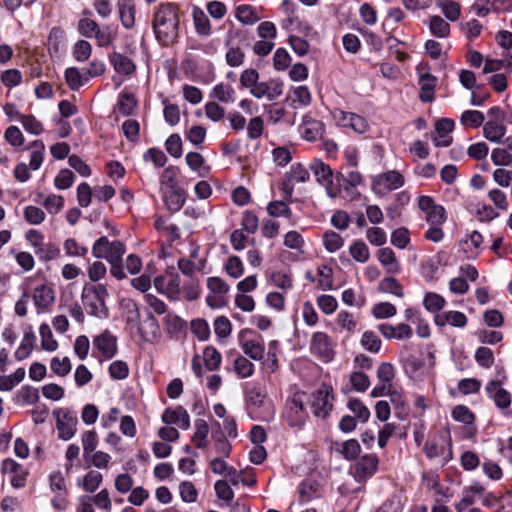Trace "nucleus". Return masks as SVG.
Wrapping results in <instances>:
<instances>
[{
  "mask_svg": "<svg viewBox=\"0 0 512 512\" xmlns=\"http://www.w3.org/2000/svg\"><path fill=\"white\" fill-rule=\"evenodd\" d=\"M161 419L165 424H176L182 430H187L190 427L189 414L182 406L175 409L166 408Z\"/></svg>",
  "mask_w": 512,
  "mask_h": 512,
  "instance_id": "ddd939ff",
  "label": "nucleus"
},
{
  "mask_svg": "<svg viewBox=\"0 0 512 512\" xmlns=\"http://www.w3.org/2000/svg\"><path fill=\"white\" fill-rule=\"evenodd\" d=\"M180 277L178 274H172L171 279L167 282L165 287V295L172 301H178L180 296Z\"/></svg>",
  "mask_w": 512,
  "mask_h": 512,
  "instance_id": "13d9d810",
  "label": "nucleus"
},
{
  "mask_svg": "<svg viewBox=\"0 0 512 512\" xmlns=\"http://www.w3.org/2000/svg\"><path fill=\"white\" fill-rule=\"evenodd\" d=\"M484 136L491 142L498 143L505 135L506 128L502 121H488L483 128Z\"/></svg>",
  "mask_w": 512,
  "mask_h": 512,
  "instance_id": "bb28decb",
  "label": "nucleus"
},
{
  "mask_svg": "<svg viewBox=\"0 0 512 512\" xmlns=\"http://www.w3.org/2000/svg\"><path fill=\"white\" fill-rule=\"evenodd\" d=\"M33 300L39 311L46 310L55 300L54 290L50 286L42 284L35 288Z\"/></svg>",
  "mask_w": 512,
  "mask_h": 512,
  "instance_id": "2eb2a0df",
  "label": "nucleus"
},
{
  "mask_svg": "<svg viewBox=\"0 0 512 512\" xmlns=\"http://www.w3.org/2000/svg\"><path fill=\"white\" fill-rule=\"evenodd\" d=\"M35 339H36L35 334L33 333V331L31 329L24 333L21 344L19 345V347L17 348V350L15 352V357L18 360H24L25 358H27L29 356V354L32 350V347L34 345Z\"/></svg>",
  "mask_w": 512,
  "mask_h": 512,
  "instance_id": "c9c22d12",
  "label": "nucleus"
},
{
  "mask_svg": "<svg viewBox=\"0 0 512 512\" xmlns=\"http://www.w3.org/2000/svg\"><path fill=\"white\" fill-rule=\"evenodd\" d=\"M163 104V116L165 121L171 126L177 125L180 121L179 107L176 104L168 103L167 100H164Z\"/></svg>",
  "mask_w": 512,
  "mask_h": 512,
  "instance_id": "603ef678",
  "label": "nucleus"
},
{
  "mask_svg": "<svg viewBox=\"0 0 512 512\" xmlns=\"http://www.w3.org/2000/svg\"><path fill=\"white\" fill-rule=\"evenodd\" d=\"M302 393L305 394L306 404L310 405L315 417L325 419L330 414L334 400L332 386H320L311 392Z\"/></svg>",
  "mask_w": 512,
  "mask_h": 512,
  "instance_id": "20e7f679",
  "label": "nucleus"
},
{
  "mask_svg": "<svg viewBox=\"0 0 512 512\" xmlns=\"http://www.w3.org/2000/svg\"><path fill=\"white\" fill-rule=\"evenodd\" d=\"M234 370L242 378H246L252 375L254 366L245 357L239 356L234 360Z\"/></svg>",
  "mask_w": 512,
  "mask_h": 512,
  "instance_id": "680f3d73",
  "label": "nucleus"
},
{
  "mask_svg": "<svg viewBox=\"0 0 512 512\" xmlns=\"http://www.w3.org/2000/svg\"><path fill=\"white\" fill-rule=\"evenodd\" d=\"M203 359L206 367L213 371L220 366L222 357L215 347L207 346L203 351Z\"/></svg>",
  "mask_w": 512,
  "mask_h": 512,
  "instance_id": "ea45409f",
  "label": "nucleus"
},
{
  "mask_svg": "<svg viewBox=\"0 0 512 512\" xmlns=\"http://www.w3.org/2000/svg\"><path fill=\"white\" fill-rule=\"evenodd\" d=\"M325 248L333 253L339 250L344 243L343 238L334 231H327L323 236Z\"/></svg>",
  "mask_w": 512,
  "mask_h": 512,
  "instance_id": "5fc2aeb1",
  "label": "nucleus"
},
{
  "mask_svg": "<svg viewBox=\"0 0 512 512\" xmlns=\"http://www.w3.org/2000/svg\"><path fill=\"white\" fill-rule=\"evenodd\" d=\"M355 461L352 469L356 482L363 483L377 472L379 459L376 455L366 454Z\"/></svg>",
  "mask_w": 512,
  "mask_h": 512,
  "instance_id": "1a4fd4ad",
  "label": "nucleus"
},
{
  "mask_svg": "<svg viewBox=\"0 0 512 512\" xmlns=\"http://www.w3.org/2000/svg\"><path fill=\"white\" fill-rule=\"evenodd\" d=\"M235 91L229 84L220 83L214 86L210 96L223 103L234 101Z\"/></svg>",
  "mask_w": 512,
  "mask_h": 512,
  "instance_id": "f704fd0d",
  "label": "nucleus"
},
{
  "mask_svg": "<svg viewBox=\"0 0 512 512\" xmlns=\"http://www.w3.org/2000/svg\"><path fill=\"white\" fill-rule=\"evenodd\" d=\"M336 451L347 461H355L361 453V446L356 439H349L340 444Z\"/></svg>",
  "mask_w": 512,
  "mask_h": 512,
  "instance_id": "b1692460",
  "label": "nucleus"
},
{
  "mask_svg": "<svg viewBox=\"0 0 512 512\" xmlns=\"http://www.w3.org/2000/svg\"><path fill=\"white\" fill-rule=\"evenodd\" d=\"M164 324L170 334H178L186 326L185 321L174 313H167L164 318Z\"/></svg>",
  "mask_w": 512,
  "mask_h": 512,
  "instance_id": "de8ad7c7",
  "label": "nucleus"
},
{
  "mask_svg": "<svg viewBox=\"0 0 512 512\" xmlns=\"http://www.w3.org/2000/svg\"><path fill=\"white\" fill-rule=\"evenodd\" d=\"M405 373L412 381H424L423 374L425 370V363L419 357L410 355L404 361Z\"/></svg>",
  "mask_w": 512,
  "mask_h": 512,
  "instance_id": "dca6fc26",
  "label": "nucleus"
},
{
  "mask_svg": "<svg viewBox=\"0 0 512 512\" xmlns=\"http://www.w3.org/2000/svg\"><path fill=\"white\" fill-rule=\"evenodd\" d=\"M434 321L436 325L441 327L449 324L453 327L463 328L466 326L468 319L464 313L450 310L436 314Z\"/></svg>",
  "mask_w": 512,
  "mask_h": 512,
  "instance_id": "4468645a",
  "label": "nucleus"
},
{
  "mask_svg": "<svg viewBox=\"0 0 512 512\" xmlns=\"http://www.w3.org/2000/svg\"><path fill=\"white\" fill-rule=\"evenodd\" d=\"M379 262L386 269L388 273H398L400 270L399 263L396 259L395 253L391 248H381L377 254Z\"/></svg>",
  "mask_w": 512,
  "mask_h": 512,
  "instance_id": "aec40b11",
  "label": "nucleus"
},
{
  "mask_svg": "<svg viewBox=\"0 0 512 512\" xmlns=\"http://www.w3.org/2000/svg\"><path fill=\"white\" fill-rule=\"evenodd\" d=\"M350 255L355 261L365 263L370 257V252L367 245L363 241H357L351 245Z\"/></svg>",
  "mask_w": 512,
  "mask_h": 512,
  "instance_id": "09e8293b",
  "label": "nucleus"
},
{
  "mask_svg": "<svg viewBox=\"0 0 512 512\" xmlns=\"http://www.w3.org/2000/svg\"><path fill=\"white\" fill-rule=\"evenodd\" d=\"M258 80L259 73L253 68L245 69L240 75V83L242 87L248 88L249 92L257 85L259 82Z\"/></svg>",
  "mask_w": 512,
  "mask_h": 512,
  "instance_id": "338daca9",
  "label": "nucleus"
},
{
  "mask_svg": "<svg viewBox=\"0 0 512 512\" xmlns=\"http://www.w3.org/2000/svg\"><path fill=\"white\" fill-rule=\"evenodd\" d=\"M361 344L366 350L376 353L380 350L381 340L374 332L366 331L362 335Z\"/></svg>",
  "mask_w": 512,
  "mask_h": 512,
  "instance_id": "052dcab7",
  "label": "nucleus"
},
{
  "mask_svg": "<svg viewBox=\"0 0 512 512\" xmlns=\"http://www.w3.org/2000/svg\"><path fill=\"white\" fill-rule=\"evenodd\" d=\"M245 408L250 419L269 422L275 416L273 402L267 396L265 386H246Z\"/></svg>",
  "mask_w": 512,
  "mask_h": 512,
  "instance_id": "f257e3e1",
  "label": "nucleus"
},
{
  "mask_svg": "<svg viewBox=\"0 0 512 512\" xmlns=\"http://www.w3.org/2000/svg\"><path fill=\"white\" fill-rule=\"evenodd\" d=\"M311 352L325 362L332 360L334 350L331 339L324 332H316L312 336Z\"/></svg>",
  "mask_w": 512,
  "mask_h": 512,
  "instance_id": "f8f14e48",
  "label": "nucleus"
},
{
  "mask_svg": "<svg viewBox=\"0 0 512 512\" xmlns=\"http://www.w3.org/2000/svg\"><path fill=\"white\" fill-rule=\"evenodd\" d=\"M119 16L124 28L131 29L135 24V5L132 0H118Z\"/></svg>",
  "mask_w": 512,
  "mask_h": 512,
  "instance_id": "f3484780",
  "label": "nucleus"
},
{
  "mask_svg": "<svg viewBox=\"0 0 512 512\" xmlns=\"http://www.w3.org/2000/svg\"><path fill=\"white\" fill-rule=\"evenodd\" d=\"M110 61L115 71L120 74L131 75L136 69L134 62L129 57L118 52L111 55Z\"/></svg>",
  "mask_w": 512,
  "mask_h": 512,
  "instance_id": "6ab92c4d",
  "label": "nucleus"
},
{
  "mask_svg": "<svg viewBox=\"0 0 512 512\" xmlns=\"http://www.w3.org/2000/svg\"><path fill=\"white\" fill-rule=\"evenodd\" d=\"M195 432L192 436V441L195 443L196 447L199 449H203L207 446V435L209 433V427L205 420L197 419L195 421Z\"/></svg>",
  "mask_w": 512,
  "mask_h": 512,
  "instance_id": "c756f323",
  "label": "nucleus"
},
{
  "mask_svg": "<svg viewBox=\"0 0 512 512\" xmlns=\"http://www.w3.org/2000/svg\"><path fill=\"white\" fill-rule=\"evenodd\" d=\"M117 352V338L109 330L103 331L93 339L92 355L98 360H109Z\"/></svg>",
  "mask_w": 512,
  "mask_h": 512,
  "instance_id": "6e6552de",
  "label": "nucleus"
},
{
  "mask_svg": "<svg viewBox=\"0 0 512 512\" xmlns=\"http://www.w3.org/2000/svg\"><path fill=\"white\" fill-rule=\"evenodd\" d=\"M405 183L404 176L396 170L380 173L372 178L371 189L378 196H384L401 188Z\"/></svg>",
  "mask_w": 512,
  "mask_h": 512,
  "instance_id": "0eeeda50",
  "label": "nucleus"
},
{
  "mask_svg": "<svg viewBox=\"0 0 512 512\" xmlns=\"http://www.w3.org/2000/svg\"><path fill=\"white\" fill-rule=\"evenodd\" d=\"M445 299L439 294L429 292L425 295L423 305L430 312H438L445 305Z\"/></svg>",
  "mask_w": 512,
  "mask_h": 512,
  "instance_id": "8fccbe9b",
  "label": "nucleus"
},
{
  "mask_svg": "<svg viewBox=\"0 0 512 512\" xmlns=\"http://www.w3.org/2000/svg\"><path fill=\"white\" fill-rule=\"evenodd\" d=\"M451 416L455 421L461 422L465 425H471L475 420L473 412L464 405L455 406L451 412Z\"/></svg>",
  "mask_w": 512,
  "mask_h": 512,
  "instance_id": "79ce46f5",
  "label": "nucleus"
},
{
  "mask_svg": "<svg viewBox=\"0 0 512 512\" xmlns=\"http://www.w3.org/2000/svg\"><path fill=\"white\" fill-rule=\"evenodd\" d=\"M429 28L434 36L440 38H445L450 33L449 23L437 15L431 17Z\"/></svg>",
  "mask_w": 512,
  "mask_h": 512,
  "instance_id": "58836bf2",
  "label": "nucleus"
},
{
  "mask_svg": "<svg viewBox=\"0 0 512 512\" xmlns=\"http://www.w3.org/2000/svg\"><path fill=\"white\" fill-rule=\"evenodd\" d=\"M436 4L448 20L456 21L459 19L461 8L458 2L454 0H436Z\"/></svg>",
  "mask_w": 512,
  "mask_h": 512,
  "instance_id": "7c9ffc66",
  "label": "nucleus"
},
{
  "mask_svg": "<svg viewBox=\"0 0 512 512\" xmlns=\"http://www.w3.org/2000/svg\"><path fill=\"white\" fill-rule=\"evenodd\" d=\"M125 245L120 241L110 242L106 236L100 237L92 247V254L96 258H105L110 264L122 263Z\"/></svg>",
  "mask_w": 512,
  "mask_h": 512,
  "instance_id": "423d86ee",
  "label": "nucleus"
},
{
  "mask_svg": "<svg viewBox=\"0 0 512 512\" xmlns=\"http://www.w3.org/2000/svg\"><path fill=\"white\" fill-rule=\"evenodd\" d=\"M284 84L280 79H270L266 82H258L250 91V94L257 99L266 97L273 101L283 94Z\"/></svg>",
  "mask_w": 512,
  "mask_h": 512,
  "instance_id": "9b49d317",
  "label": "nucleus"
},
{
  "mask_svg": "<svg viewBox=\"0 0 512 512\" xmlns=\"http://www.w3.org/2000/svg\"><path fill=\"white\" fill-rule=\"evenodd\" d=\"M379 290L384 293H390L397 297H403V289L397 279L386 277L379 283Z\"/></svg>",
  "mask_w": 512,
  "mask_h": 512,
  "instance_id": "c03bdc74",
  "label": "nucleus"
},
{
  "mask_svg": "<svg viewBox=\"0 0 512 512\" xmlns=\"http://www.w3.org/2000/svg\"><path fill=\"white\" fill-rule=\"evenodd\" d=\"M16 119L22 124L23 128L30 134L40 135L44 131L43 124L35 118V116L29 114H21L15 111L14 114Z\"/></svg>",
  "mask_w": 512,
  "mask_h": 512,
  "instance_id": "4be33fe9",
  "label": "nucleus"
},
{
  "mask_svg": "<svg viewBox=\"0 0 512 512\" xmlns=\"http://www.w3.org/2000/svg\"><path fill=\"white\" fill-rule=\"evenodd\" d=\"M4 137L15 148L21 147L25 141L23 133L17 126H9L4 132Z\"/></svg>",
  "mask_w": 512,
  "mask_h": 512,
  "instance_id": "864d4df0",
  "label": "nucleus"
},
{
  "mask_svg": "<svg viewBox=\"0 0 512 512\" xmlns=\"http://www.w3.org/2000/svg\"><path fill=\"white\" fill-rule=\"evenodd\" d=\"M216 496L226 502L228 506L232 504L234 492L226 480H217L214 484Z\"/></svg>",
  "mask_w": 512,
  "mask_h": 512,
  "instance_id": "a19ab883",
  "label": "nucleus"
},
{
  "mask_svg": "<svg viewBox=\"0 0 512 512\" xmlns=\"http://www.w3.org/2000/svg\"><path fill=\"white\" fill-rule=\"evenodd\" d=\"M35 254L38 256L39 260L48 262L56 259L60 255V249L55 243L44 242L35 250Z\"/></svg>",
  "mask_w": 512,
  "mask_h": 512,
  "instance_id": "e433bc0d",
  "label": "nucleus"
},
{
  "mask_svg": "<svg viewBox=\"0 0 512 512\" xmlns=\"http://www.w3.org/2000/svg\"><path fill=\"white\" fill-rule=\"evenodd\" d=\"M214 332L219 338H227L232 331V325L229 319L225 316H219L214 321Z\"/></svg>",
  "mask_w": 512,
  "mask_h": 512,
  "instance_id": "e2e57ef3",
  "label": "nucleus"
},
{
  "mask_svg": "<svg viewBox=\"0 0 512 512\" xmlns=\"http://www.w3.org/2000/svg\"><path fill=\"white\" fill-rule=\"evenodd\" d=\"M309 179V171L302 164H293L285 174L280 189L285 193L287 199L291 198L295 184L305 183Z\"/></svg>",
  "mask_w": 512,
  "mask_h": 512,
  "instance_id": "9d476101",
  "label": "nucleus"
},
{
  "mask_svg": "<svg viewBox=\"0 0 512 512\" xmlns=\"http://www.w3.org/2000/svg\"><path fill=\"white\" fill-rule=\"evenodd\" d=\"M484 120V114L477 110H467L461 115V123L469 127H480Z\"/></svg>",
  "mask_w": 512,
  "mask_h": 512,
  "instance_id": "49530a36",
  "label": "nucleus"
},
{
  "mask_svg": "<svg viewBox=\"0 0 512 512\" xmlns=\"http://www.w3.org/2000/svg\"><path fill=\"white\" fill-rule=\"evenodd\" d=\"M75 423H76V420H73L72 418H70L69 421H67V422L58 420L57 421L58 437L64 441L70 440L76 432Z\"/></svg>",
  "mask_w": 512,
  "mask_h": 512,
  "instance_id": "4d7b16f0",
  "label": "nucleus"
},
{
  "mask_svg": "<svg viewBox=\"0 0 512 512\" xmlns=\"http://www.w3.org/2000/svg\"><path fill=\"white\" fill-rule=\"evenodd\" d=\"M92 52L91 44L86 40H79L75 43L73 47V57L78 62L87 61Z\"/></svg>",
  "mask_w": 512,
  "mask_h": 512,
  "instance_id": "a18cd8bd",
  "label": "nucleus"
},
{
  "mask_svg": "<svg viewBox=\"0 0 512 512\" xmlns=\"http://www.w3.org/2000/svg\"><path fill=\"white\" fill-rule=\"evenodd\" d=\"M102 481H103L102 474L98 471L92 470L84 476L82 488L86 492L93 493L94 491H96L99 488Z\"/></svg>",
  "mask_w": 512,
  "mask_h": 512,
  "instance_id": "37998d69",
  "label": "nucleus"
},
{
  "mask_svg": "<svg viewBox=\"0 0 512 512\" xmlns=\"http://www.w3.org/2000/svg\"><path fill=\"white\" fill-rule=\"evenodd\" d=\"M305 405V394L302 391L294 392L292 397L287 399L283 418L290 427L301 429L304 426L308 418Z\"/></svg>",
  "mask_w": 512,
  "mask_h": 512,
  "instance_id": "39448f33",
  "label": "nucleus"
},
{
  "mask_svg": "<svg viewBox=\"0 0 512 512\" xmlns=\"http://www.w3.org/2000/svg\"><path fill=\"white\" fill-rule=\"evenodd\" d=\"M245 58L244 52L239 47H229L225 60L230 67H239L243 64Z\"/></svg>",
  "mask_w": 512,
  "mask_h": 512,
  "instance_id": "774afa93",
  "label": "nucleus"
},
{
  "mask_svg": "<svg viewBox=\"0 0 512 512\" xmlns=\"http://www.w3.org/2000/svg\"><path fill=\"white\" fill-rule=\"evenodd\" d=\"M403 504L398 494H392L387 498L376 512H402Z\"/></svg>",
  "mask_w": 512,
  "mask_h": 512,
  "instance_id": "0e129e2a",
  "label": "nucleus"
},
{
  "mask_svg": "<svg viewBox=\"0 0 512 512\" xmlns=\"http://www.w3.org/2000/svg\"><path fill=\"white\" fill-rule=\"evenodd\" d=\"M107 296L108 291L102 284L84 286L81 298L88 314L100 319L107 318L109 316L105 303Z\"/></svg>",
  "mask_w": 512,
  "mask_h": 512,
  "instance_id": "7ed1b4c3",
  "label": "nucleus"
},
{
  "mask_svg": "<svg viewBox=\"0 0 512 512\" xmlns=\"http://www.w3.org/2000/svg\"><path fill=\"white\" fill-rule=\"evenodd\" d=\"M348 409L355 415V418L365 423L370 418L369 409L357 398L349 399L347 403Z\"/></svg>",
  "mask_w": 512,
  "mask_h": 512,
  "instance_id": "4c0bfd02",
  "label": "nucleus"
},
{
  "mask_svg": "<svg viewBox=\"0 0 512 512\" xmlns=\"http://www.w3.org/2000/svg\"><path fill=\"white\" fill-rule=\"evenodd\" d=\"M179 493L183 502L193 503L197 500L198 492L190 481H183L179 485Z\"/></svg>",
  "mask_w": 512,
  "mask_h": 512,
  "instance_id": "6e6d98bb",
  "label": "nucleus"
},
{
  "mask_svg": "<svg viewBox=\"0 0 512 512\" xmlns=\"http://www.w3.org/2000/svg\"><path fill=\"white\" fill-rule=\"evenodd\" d=\"M39 400V392L32 386H22L16 393L14 401L17 405H32Z\"/></svg>",
  "mask_w": 512,
  "mask_h": 512,
  "instance_id": "cd10ccee",
  "label": "nucleus"
},
{
  "mask_svg": "<svg viewBox=\"0 0 512 512\" xmlns=\"http://www.w3.org/2000/svg\"><path fill=\"white\" fill-rule=\"evenodd\" d=\"M192 333L201 341H205L210 336V328L204 319H195L191 322Z\"/></svg>",
  "mask_w": 512,
  "mask_h": 512,
  "instance_id": "69168bd1",
  "label": "nucleus"
},
{
  "mask_svg": "<svg viewBox=\"0 0 512 512\" xmlns=\"http://www.w3.org/2000/svg\"><path fill=\"white\" fill-rule=\"evenodd\" d=\"M27 149L31 150L29 167L32 170H38L44 160L45 144L42 140H34Z\"/></svg>",
  "mask_w": 512,
  "mask_h": 512,
  "instance_id": "5701e85b",
  "label": "nucleus"
},
{
  "mask_svg": "<svg viewBox=\"0 0 512 512\" xmlns=\"http://www.w3.org/2000/svg\"><path fill=\"white\" fill-rule=\"evenodd\" d=\"M137 104L138 102L134 93L123 91L119 94L117 108L123 116L131 115Z\"/></svg>",
  "mask_w": 512,
  "mask_h": 512,
  "instance_id": "a878e982",
  "label": "nucleus"
},
{
  "mask_svg": "<svg viewBox=\"0 0 512 512\" xmlns=\"http://www.w3.org/2000/svg\"><path fill=\"white\" fill-rule=\"evenodd\" d=\"M187 165L194 171H197L199 176L204 177L210 172V166L205 165L203 156L198 152H189L186 155Z\"/></svg>",
  "mask_w": 512,
  "mask_h": 512,
  "instance_id": "c85d7f7f",
  "label": "nucleus"
},
{
  "mask_svg": "<svg viewBox=\"0 0 512 512\" xmlns=\"http://www.w3.org/2000/svg\"><path fill=\"white\" fill-rule=\"evenodd\" d=\"M236 18L245 25H253L260 20L256 10L250 5H239L236 8Z\"/></svg>",
  "mask_w": 512,
  "mask_h": 512,
  "instance_id": "72a5a7b5",
  "label": "nucleus"
},
{
  "mask_svg": "<svg viewBox=\"0 0 512 512\" xmlns=\"http://www.w3.org/2000/svg\"><path fill=\"white\" fill-rule=\"evenodd\" d=\"M179 19L174 6L160 4L154 13L152 27L157 39L164 45L173 43L178 35Z\"/></svg>",
  "mask_w": 512,
  "mask_h": 512,
  "instance_id": "f03ea898",
  "label": "nucleus"
},
{
  "mask_svg": "<svg viewBox=\"0 0 512 512\" xmlns=\"http://www.w3.org/2000/svg\"><path fill=\"white\" fill-rule=\"evenodd\" d=\"M193 19L198 34L208 36L211 33L210 21L202 11H195Z\"/></svg>",
  "mask_w": 512,
  "mask_h": 512,
  "instance_id": "3c124183",
  "label": "nucleus"
},
{
  "mask_svg": "<svg viewBox=\"0 0 512 512\" xmlns=\"http://www.w3.org/2000/svg\"><path fill=\"white\" fill-rule=\"evenodd\" d=\"M138 329L142 337L149 340L156 336L159 330V325L154 315L152 313H148L147 317L142 323H140Z\"/></svg>",
  "mask_w": 512,
  "mask_h": 512,
  "instance_id": "473e14b6",
  "label": "nucleus"
},
{
  "mask_svg": "<svg viewBox=\"0 0 512 512\" xmlns=\"http://www.w3.org/2000/svg\"><path fill=\"white\" fill-rule=\"evenodd\" d=\"M242 350L253 360H261L264 357L265 347L261 338L249 339L242 342Z\"/></svg>",
  "mask_w": 512,
  "mask_h": 512,
  "instance_id": "412c9836",
  "label": "nucleus"
},
{
  "mask_svg": "<svg viewBox=\"0 0 512 512\" xmlns=\"http://www.w3.org/2000/svg\"><path fill=\"white\" fill-rule=\"evenodd\" d=\"M309 168L319 184L324 180H327L329 177H333V170L331 167L320 159H314Z\"/></svg>",
  "mask_w": 512,
  "mask_h": 512,
  "instance_id": "2f4dec72",
  "label": "nucleus"
},
{
  "mask_svg": "<svg viewBox=\"0 0 512 512\" xmlns=\"http://www.w3.org/2000/svg\"><path fill=\"white\" fill-rule=\"evenodd\" d=\"M98 444V437L94 430L86 431L82 435V445H83V456L84 458H88L89 454L92 453Z\"/></svg>",
  "mask_w": 512,
  "mask_h": 512,
  "instance_id": "bf43d9fd",
  "label": "nucleus"
},
{
  "mask_svg": "<svg viewBox=\"0 0 512 512\" xmlns=\"http://www.w3.org/2000/svg\"><path fill=\"white\" fill-rule=\"evenodd\" d=\"M421 88L420 99L423 102H431L434 98V88L436 85V77L431 74H422L419 78Z\"/></svg>",
  "mask_w": 512,
  "mask_h": 512,
  "instance_id": "393cba45",
  "label": "nucleus"
},
{
  "mask_svg": "<svg viewBox=\"0 0 512 512\" xmlns=\"http://www.w3.org/2000/svg\"><path fill=\"white\" fill-rule=\"evenodd\" d=\"M487 395L494 400L499 409H508L511 405V395L503 386H485Z\"/></svg>",
  "mask_w": 512,
  "mask_h": 512,
  "instance_id": "a211bd4d",
  "label": "nucleus"
}]
</instances>
